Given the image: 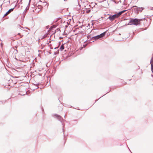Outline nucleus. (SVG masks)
<instances>
[{
  "instance_id": "f257e3e1",
  "label": "nucleus",
  "mask_w": 153,
  "mask_h": 153,
  "mask_svg": "<svg viewBox=\"0 0 153 153\" xmlns=\"http://www.w3.org/2000/svg\"><path fill=\"white\" fill-rule=\"evenodd\" d=\"M142 20V19H138L137 18L130 19V20L128 21V23L127 25H129L130 24V25H134L136 26L140 24V22Z\"/></svg>"
},
{
  "instance_id": "f03ea898",
  "label": "nucleus",
  "mask_w": 153,
  "mask_h": 153,
  "mask_svg": "<svg viewBox=\"0 0 153 153\" xmlns=\"http://www.w3.org/2000/svg\"><path fill=\"white\" fill-rule=\"evenodd\" d=\"M107 31H106L100 35L92 37H91V39L93 40H97L105 36Z\"/></svg>"
},
{
  "instance_id": "7ed1b4c3",
  "label": "nucleus",
  "mask_w": 153,
  "mask_h": 153,
  "mask_svg": "<svg viewBox=\"0 0 153 153\" xmlns=\"http://www.w3.org/2000/svg\"><path fill=\"white\" fill-rule=\"evenodd\" d=\"M53 117H55L59 121H60L62 125H63L62 122V121H65V120H64L62 117L60 116V115H59L57 114H55L53 115Z\"/></svg>"
},
{
  "instance_id": "20e7f679",
  "label": "nucleus",
  "mask_w": 153,
  "mask_h": 153,
  "mask_svg": "<svg viewBox=\"0 0 153 153\" xmlns=\"http://www.w3.org/2000/svg\"><path fill=\"white\" fill-rule=\"evenodd\" d=\"M118 18L116 14L113 15H110L109 17L108 18V19H109L111 21H112L114 20L115 19Z\"/></svg>"
},
{
  "instance_id": "39448f33",
  "label": "nucleus",
  "mask_w": 153,
  "mask_h": 153,
  "mask_svg": "<svg viewBox=\"0 0 153 153\" xmlns=\"http://www.w3.org/2000/svg\"><path fill=\"white\" fill-rule=\"evenodd\" d=\"M15 7L13 8H11L9 9L4 15L3 17L6 16L7 15L9 14L11 12L13 11Z\"/></svg>"
},
{
  "instance_id": "423d86ee",
  "label": "nucleus",
  "mask_w": 153,
  "mask_h": 153,
  "mask_svg": "<svg viewBox=\"0 0 153 153\" xmlns=\"http://www.w3.org/2000/svg\"><path fill=\"white\" fill-rule=\"evenodd\" d=\"M153 57L152 56V57L151 60L150 61V63L151 65V71H152L153 73Z\"/></svg>"
},
{
  "instance_id": "0eeeda50",
  "label": "nucleus",
  "mask_w": 153,
  "mask_h": 153,
  "mask_svg": "<svg viewBox=\"0 0 153 153\" xmlns=\"http://www.w3.org/2000/svg\"><path fill=\"white\" fill-rule=\"evenodd\" d=\"M134 7V13H138V7H137V6H134L132 7Z\"/></svg>"
},
{
  "instance_id": "6e6552de",
  "label": "nucleus",
  "mask_w": 153,
  "mask_h": 153,
  "mask_svg": "<svg viewBox=\"0 0 153 153\" xmlns=\"http://www.w3.org/2000/svg\"><path fill=\"white\" fill-rule=\"evenodd\" d=\"M64 44H62L60 48V50L61 51H62L64 49Z\"/></svg>"
},
{
  "instance_id": "1a4fd4ad",
  "label": "nucleus",
  "mask_w": 153,
  "mask_h": 153,
  "mask_svg": "<svg viewBox=\"0 0 153 153\" xmlns=\"http://www.w3.org/2000/svg\"><path fill=\"white\" fill-rule=\"evenodd\" d=\"M144 8H143V7H138V12L139 13V12H141L144 9Z\"/></svg>"
},
{
  "instance_id": "9d476101",
  "label": "nucleus",
  "mask_w": 153,
  "mask_h": 153,
  "mask_svg": "<svg viewBox=\"0 0 153 153\" xmlns=\"http://www.w3.org/2000/svg\"><path fill=\"white\" fill-rule=\"evenodd\" d=\"M116 15H117V17H118V18L121 15V14H122L121 13V12H119L118 13H117L116 14Z\"/></svg>"
},
{
  "instance_id": "9b49d317",
  "label": "nucleus",
  "mask_w": 153,
  "mask_h": 153,
  "mask_svg": "<svg viewBox=\"0 0 153 153\" xmlns=\"http://www.w3.org/2000/svg\"><path fill=\"white\" fill-rule=\"evenodd\" d=\"M30 0L29 1V3L27 6V7L26 8V10H28L29 9V8L30 5Z\"/></svg>"
},
{
  "instance_id": "f8f14e48",
  "label": "nucleus",
  "mask_w": 153,
  "mask_h": 153,
  "mask_svg": "<svg viewBox=\"0 0 153 153\" xmlns=\"http://www.w3.org/2000/svg\"><path fill=\"white\" fill-rule=\"evenodd\" d=\"M59 50H58V51H56V52H55L54 53V54L55 55L59 53Z\"/></svg>"
},
{
  "instance_id": "ddd939ff",
  "label": "nucleus",
  "mask_w": 153,
  "mask_h": 153,
  "mask_svg": "<svg viewBox=\"0 0 153 153\" xmlns=\"http://www.w3.org/2000/svg\"><path fill=\"white\" fill-rule=\"evenodd\" d=\"M112 1L114 2L116 4H118V1L117 2L115 0H112Z\"/></svg>"
},
{
  "instance_id": "4468645a",
  "label": "nucleus",
  "mask_w": 153,
  "mask_h": 153,
  "mask_svg": "<svg viewBox=\"0 0 153 153\" xmlns=\"http://www.w3.org/2000/svg\"><path fill=\"white\" fill-rule=\"evenodd\" d=\"M127 10H122L121 12V13L122 14L123 13H124L126 11H127Z\"/></svg>"
},
{
  "instance_id": "2eb2a0df",
  "label": "nucleus",
  "mask_w": 153,
  "mask_h": 153,
  "mask_svg": "<svg viewBox=\"0 0 153 153\" xmlns=\"http://www.w3.org/2000/svg\"><path fill=\"white\" fill-rule=\"evenodd\" d=\"M40 83H37L36 84H34V85H35L36 86H38V85H39Z\"/></svg>"
},
{
  "instance_id": "dca6fc26",
  "label": "nucleus",
  "mask_w": 153,
  "mask_h": 153,
  "mask_svg": "<svg viewBox=\"0 0 153 153\" xmlns=\"http://www.w3.org/2000/svg\"><path fill=\"white\" fill-rule=\"evenodd\" d=\"M18 35H19V36H20V37L21 38H22V36H23V35H21L20 33H19L18 34Z\"/></svg>"
},
{
  "instance_id": "f3484780",
  "label": "nucleus",
  "mask_w": 153,
  "mask_h": 153,
  "mask_svg": "<svg viewBox=\"0 0 153 153\" xmlns=\"http://www.w3.org/2000/svg\"><path fill=\"white\" fill-rule=\"evenodd\" d=\"M91 10H88L86 11V12L87 13H89V12H91Z\"/></svg>"
},
{
  "instance_id": "a211bd4d",
  "label": "nucleus",
  "mask_w": 153,
  "mask_h": 153,
  "mask_svg": "<svg viewBox=\"0 0 153 153\" xmlns=\"http://www.w3.org/2000/svg\"><path fill=\"white\" fill-rule=\"evenodd\" d=\"M74 122H76V123H77V120H72L71 121V122H74Z\"/></svg>"
},
{
  "instance_id": "6ab92c4d",
  "label": "nucleus",
  "mask_w": 153,
  "mask_h": 153,
  "mask_svg": "<svg viewBox=\"0 0 153 153\" xmlns=\"http://www.w3.org/2000/svg\"><path fill=\"white\" fill-rule=\"evenodd\" d=\"M61 42H59V46L60 45H61Z\"/></svg>"
},
{
  "instance_id": "aec40b11",
  "label": "nucleus",
  "mask_w": 153,
  "mask_h": 153,
  "mask_svg": "<svg viewBox=\"0 0 153 153\" xmlns=\"http://www.w3.org/2000/svg\"><path fill=\"white\" fill-rule=\"evenodd\" d=\"M90 36H87L88 38V39H89V38H90Z\"/></svg>"
},
{
  "instance_id": "412c9836",
  "label": "nucleus",
  "mask_w": 153,
  "mask_h": 153,
  "mask_svg": "<svg viewBox=\"0 0 153 153\" xmlns=\"http://www.w3.org/2000/svg\"><path fill=\"white\" fill-rule=\"evenodd\" d=\"M59 47V46H58L57 47H56V48H54V49H57V48H58Z\"/></svg>"
},
{
  "instance_id": "4be33fe9",
  "label": "nucleus",
  "mask_w": 153,
  "mask_h": 153,
  "mask_svg": "<svg viewBox=\"0 0 153 153\" xmlns=\"http://www.w3.org/2000/svg\"><path fill=\"white\" fill-rule=\"evenodd\" d=\"M39 88V87L37 86V87H36V89H37Z\"/></svg>"
},
{
  "instance_id": "5701e85b",
  "label": "nucleus",
  "mask_w": 153,
  "mask_h": 153,
  "mask_svg": "<svg viewBox=\"0 0 153 153\" xmlns=\"http://www.w3.org/2000/svg\"><path fill=\"white\" fill-rule=\"evenodd\" d=\"M62 38H62V37H60L59 38L60 39H62Z\"/></svg>"
},
{
  "instance_id": "b1692460",
  "label": "nucleus",
  "mask_w": 153,
  "mask_h": 153,
  "mask_svg": "<svg viewBox=\"0 0 153 153\" xmlns=\"http://www.w3.org/2000/svg\"><path fill=\"white\" fill-rule=\"evenodd\" d=\"M27 10H26V9H25V10L24 12H26V11H27Z\"/></svg>"
},
{
  "instance_id": "393cba45",
  "label": "nucleus",
  "mask_w": 153,
  "mask_h": 153,
  "mask_svg": "<svg viewBox=\"0 0 153 153\" xmlns=\"http://www.w3.org/2000/svg\"><path fill=\"white\" fill-rule=\"evenodd\" d=\"M64 117L65 118H66V116H65V115L64 116Z\"/></svg>"
},
{
  "instance_id": "a878e982",
  "label": "nucleus",
  "mask_w": 153,
  "mask_h": 153,
  "mask_svg": "<svg viewBox=\"0 0 153 153\" xmlns=\"http://www.w3.org/2000/svg\"><path fill=\"white\" fill-rule=\"evenodd\" d=\"M65 27H66H66H67V25H66V26H65Z\"/></svg>"
},
{
  "instance_id": "bb28decb",
  "label": "nucleus",
  "mask_w": 153,
  "mask_h": 153,
  "mask_svg": "<svg viewBox=\"0 0 153 153\" xmlns=\"http://www.w3.org/2000/svg\"><path fill=\"white\" fill-rule=\"evenodd\" d=\"M51 49H53V48H51Z\"/></svg>"
},
{
  "instance_id": "cd10ccee",
  "label": "nucleus",
  "mask_w": 153,
  "mask_h": 153,
  "mask_svg": "<svg viewBox=\"0 0 153 153\" xmlns=\"http://www.w3.org/2000/svg\"><path fill=\"white\" fill-rule=\"evenodd\" d=\"M151 76H152V77H153V75H151Z\"/></svg>"
},
{
  "instance_id": "c85d7f7f",
  "label": "nucleus",
  "mask_w": 153,
  "mask_h": 153,
  "mask_svg": "<svg viewBox=\"0 0 153 153\" xmlns=\"http://www.w3.org/2000/svg\"><path fill=\"white\" fill-rule=\"evenodd\" d=\"M124 20H127V19H125Z\"/></svg>"
},
{
  "instance_id": "c756f323",
  "label": "nucleus",
  "mask_w": 153,
  "mask_h": 153,
  "mask_svg": "<svg viewBox=\"0 0 153 153\" xmlns=\"http://www.w3.org/2000/svg\"><path fill=\"white\" fill-rule=\"evenodd\" d=\"M49 53H50V54H51V52H49Z\"/></svg>"
},
{
  "instance_id": "7c9ffc66",
  "label": "nucleus",
  "mask_w": 153,
  "mask_h": 153,
  "mask_svg": "<svg viewBox=\"0 0 153 153\" xmlns=\"http://www.w3.org/2000/svg\"><path fill=\"white\" fill-rule=\"evenodd\" d=\"M120 1V2H121V1Z\"/></svg>"
}]
</instances>
